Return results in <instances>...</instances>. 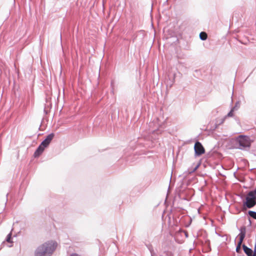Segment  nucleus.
Segmentation results:
<instances>
[{
    "instance_id": "obj_1",
    "label": "nucleus",
    "mask_w": 256,
    "mask_h": 256,
    "mask_svg": "<svg viewBox=\"0 0 256 256\" xmlns=\"http://www.w3.org/2000/svg\"><path fill=\"white\" fill-rule=\"evenodd\" d=\"M57 246V242L54 240L45 242L36 248L34 256H51Z\"/></svg>"
},
{
    "instance_id": "obj_2",
    "label": "nucleus",
    "mask_w": 256,
    "mask_h": 256,
    "mask_svg": "<svg viewBox=\"0 0 256 256\" xmlns=\"http://www.w3.org/2000/svg\"><path fill=\"white\" fill-rule=\"evenodd\" d=\"M234 148L241 150L249 148L251 146V140L248 136H238L234 141Z\"/></svg>"
},
{
    "instance_id": "obj_3",
    "label": "nucleus",
    "mask_w": 256,
    "mask_h": 256,
    "mask_svg": "<svg viewBox=\"0 0 256 256\" xmlns=\"http://www.w3.org/2000/svg\"><path fill=\"white\" fill-rule=\"evenodd\" d=\"M256 205V197L250 191L247 194L246 200L244 201L243 206L248 208H251Z\"/></svg>"
},
{
    "instance_id": "obj_4",
    "label": "nucleus",
    "mask_w": 256,
    "mask_h": 256,
    "mask_svg": "<svg viewBox=\"0 0 256 256\" xmlns=\"http://www.w3.org/2000/svg\"><path fill=\"white\" fill-rule=\"evenodd\" d=\"M194 154L196 156H200L205 152L204 148L202 144L198 141H196L194 146Z\"/></svg>"
},
{
    "instance_id": "obj_5",
    "label": "nucleus",
    "mask_w": 256,
    "mask_h": 256,
    "mask_svg": "<svg viewBox=\"0 0 256 256\" xmlns=\"http://www.w3.org/2000/svg\"><path fill=\"white\" fill-rule=\"evenodd\" d=\"M54 137V134L52 132L48 134L46 138L42 141V145H44L46 147H48L50 142Z\"/></svg>"
},
{
    "instance_id": "obj_6",
    "label": "nucleus",
    "mask_w": 256,
    "mask_h": 256,
    "mask_svg": "<svg viewBox=\"0 0 256 256\" xmlns=\"http://www.w3.org/2000/svg\"><path fill=\"white\" fill-rule=\"evenodd\" d=\"M46 147L44 146V145H42V143L38 146L34 154V158L39 157L44 150Z\"/></svg>"
},
{
    "instance_id": "obj_7",
    "label": "nucleus",
    "mask_w": 256,
    "mask_h": 256,
    "mask_svg": "<svg viewBox=\"0 0 256 256\" xmlns=\"http://www.w3.org/2000/svg\"><path fill=\"white\" fill-rule=\"evenodd\" d=\"M244 252L247 256H253V250L252 248H248L244 244L242 245Z\"/></svg>"
},
{
    "instance_id": "obj_8",
    "label": "nucleus",
    "mask_w": 256,
    "mask_h": 256,
    "mask_svg": "<svg viewBox=\"0 0 256 256\" xmlns=\"http://www.w3.org/2000/svg\"><path fill=\"white\" fill-rule=\"evenodd\" d=\"M6 241L8 243H12L13 242L12 240V232H10L6 236Z\"/></svg>"
},
{
    "instance_id": "obj_9",
    "label": "nucleus",
    "mask_w": 256,
    "mask_h": 256,
    "mask_svg": "<svg viewBox=\"0 0 256 256\" xmlns=\"http://www.w3.org/2000/svg\"><path fill=\"white\" fill-rule=\"evenodd\" d=\"M200 38L202 40H205L207 38V34L205 32H201L200 34Z\"/></svg>"
},
{
    "instance_id": "obj_10",
    "label": "nucleus",
    "mask_w": 256,
    "mask_h": 256,
    "mask_svg": "<svg viewBox=\"0 0 256 256\" xmlns=\"http://www.w3.org/2000/svg\"><path fill=\"white\" fill-rule=\"evenodd\" d=\"M248 214L250 216L256 220V212L252 210H249L248 212Z\"/></svg>"
},
{
    "instance_id": "obj_11",
    "label": "nucleus",
    "mask_w": 256,
    "mask_h": 256,
    "mask_svg": "<svg viewBox=\"0 0 256 256\" xmlns=\"http://www.w3.org/2000/svg\"><path fill=\"white\" fill-rule=\"evenodd\" d=\"M238 236L239 237L238 242L242 243L244 240L245 238L246 235H244V234H239Z\"/></svg>"
},
{
    "instance_id": "obj_12",
    "label": "nucleus",
    "mask_w": 256,
    "mask_h": 256,
    "mask_svg": "<svg viewBox=\"0 0 256 256\" xmlns=\"http://www.w3.org/2000/svg\"><path fill=\"white\" fill-rule=\"evenodd\" d=\"M242 243H240L238 242L237 246H236V252L238 253H239L240 252V248L242 246Z\"/></svg>"
},
{
    "instance_id": "obj_13",
    "label": "nucleus",
    "mask_w": 256,
    "mask_h": 256,
    "mask_svg": "<svg viewBox=\"0 0 256 256\" xmlns=\"http://www.w3.org/2000/svg\"><path fill=\"white\" fill-rule=\"evenodd\" d=\"M239 230L240 231V234H244V235H246V228L245 226H242L240 227Z\"/></svg>"
},
{
    "instance_id": "obj_14",
    "label": "nucleus",
    "mask_w": 256,
    "mask_h": 256,
    "mask_svg": "<svg viewBox=\"0 0 256 256\" xmlns=\"http://www.w3.org/2000/svg\"><path fill=\"white\" fill-rule=\"evenodd\" d=\"M240 105V102L238 101L236 102L234 106L232 109L234 110V111L235 110H237L239 108Z\"/></svg>"
},
{
    "instance_id": "obj_15",
    "label": "nucleus",
    "mask_w": 256,
    "mask_h": 256,
    "mask_svg": "<svg viewBox=\"0 0 256 256\" xmlns=\"http://www.w3.org/2000/svg\"><path fill=\"white\" fill-rule=\"evenodd\" d=\"M234 110L232 109H231V110L228 112V113L227 114L226 116L228 117H232L234 115Z\"/></svg>"
},
{
    "instance_id": "obj_16",
    "label": "nucleus",
    "mask_w": 256,
    "mask_h": 256,
    "mask_svg": "<svg viewBox=\"0 0 256 256\" xmlns=\"http://www.w3.org/2000/svg\"><path fill=\"white\" fill-rule=\"evenodd\" d=\"M253 255L256 256V242L255 243L254 250H253Z\"/></svg>"
},
{
    "instance_id": "obj_17",
    "label": "nucleus",
    "mask_w": 256,
    "mask_h": 256,
    "mask_svg": "<svg viewBox=\"0 0 256 256\" xmlns=\"http://www.w3.org/2000/svg\"><path fill=\"white\" fill-rule=\"evenodd\" d=\"M251 192L254 195V196L256 197V188H254V190H251Z\"/></svg>"
},
{
    "instance_id": "obj_18",
    "label": "nucleus",
    "mask_w": 256,
    "mask_h": 256,
    "mask_svg": "<svg viewBox=\"0 0 256 256\" xmlns=\"http://www.w3.org/2000/svg\"><path fill=\"white\" fill-rule=\"evenodd\" d=\"M148 249L150 250V253H151V254H152V256H153L152 254V252H154V250H152V248H148Z\"/></svg>"
},
{
    "instance_id": "obj_19",
    "label": "nucleus",
    "mask_w": 256,
    "mask_h": 256,
    "mask_svg": "<svg viewBox=\"0 0 256 256\" xmlns=\"http://www.w3.org/2000/svg\"><path fill=\"white\" fill-rule=\"evenodd\" d=\"M70 256H80L76 253L72 254Z\"/></svg>"
},
{
    "instance_id": "obj_20",
    "label": "nucleus",
    "mask_w": 256,
    "mask_h": 256,
    "mask_svg": "<svg viewBox=\"0 0 256 256\" xmlns=\"http://www.w3.org/2000/svg\"><path fill=\"white\" fill-rule=\"evenodd\" d=\"M151 18V21H152V25L153 26V17L152 16H151L150 17Z\"/></svg>"
},
{
    "instance_id": "obj_21",
    "label": "nucleus",
    "mask_w": 256,
    "mask_h": 256,
    "mask_svg": "<svg viewBox=\"0 0 256 256\" xmlns=\"http://www.w3.org/2000/svg\"><path fill=\"white\" fill-rule=\"evenodd\" d=\"M160 18H161V17H158V22L160 21Z\"/></svg>"
},
{
    "instance_id": "obj_22",
    "label": "nucleus",
    "mask_w": 256,
    "mask_h": 256,
    "mask_svg": "<svg viewBox=\"0 0 256 256\" xmlns=\"http://www.w3.org/2000/svg\"><path fill=\"white\" fill-rule=\"evenodd\" d=\"M249 220H250V225H251V224H252V223H251V220H250V219H249Z\"/></svg>"
},
{
    "instance_id": "obj_23",
    "label": "nucleus",
    "mask_w": 256,
    "mask_h": 256,
    "mask_svg": "<svg viewBox=\"0 0 256 256\" xmlns=\"http://www.w3.org/2000/svg\"><path fill=\"white\" fill-rule=\"evenodd\" d=\"M152 11V10H151L150 13V16H152V14H151Z\"/></svg>"
},
{
    "instance_id": "obj_24",
    "label": "nucleus",
    "mask_w": 256,
    "mask_h": 256,
    "mask_svg": "<svg viewBox=\"0 0 256 256\" xmlns=\"http://www.w3.org/2000/svg\"><path fill=\"white\" fill-rule=\"evenodd\" d=\"M186 237H188V234H186Z\"/></svg>"
},
{
    "instance_id": "obj_25",
    "label": "nucleus",
    "mask_w": 256,
    "mask_h": 256,
    "mask_svg": "<svg viewBox=\"0 0 256 256\" xmlns=\"http://www.w3.org/2000/svg\"><path fill=\"white\" fill-rule=\"evenodd\" d=\"M8 194H6V197H8Z\"/></svg>"
},
{
    "instance_id": "obj_26",
    "label": "nucleus",
    "mask_w": 256,
    "mask_h": 256,
    "mask_svg": "<svg viewBox=\"0 0 256 256\" xmlns=\"http://www.w3.org/2000/svg\"><path fill=\"white\" fill-rule=\"evenodd\" d=\"M253 256H254V255H253Z\"/></svg>"
}]
</instances>
